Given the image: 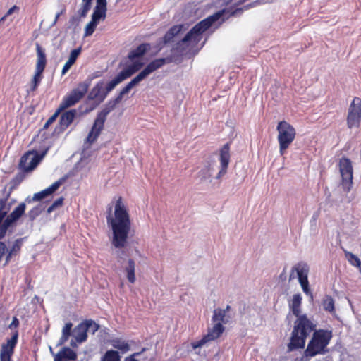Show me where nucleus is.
I'll return each instance as SVG.
<instances>
[{"label":"nucleus","mask_w":361,"mask_h":361,"mask_svg":"<svg viewBox=\"0 0 361 361\" xmlns=\"http://www.w3.org/2000/svg\"><path fill=\"white\" fill-rule=\"evenodd\" d=\"M107 225L111 228V245L116 248H123L127 245L131 223L130 214L121 197L117 199L114 216L106 217Z\"/></svg>","instance_id":"obj_2"},{"label":"nucleus","mask_w":361,"mask_h":361,"mask_svg":"<svg viewBox=\"0 0 361 361\" xmlns=\"http://www.w3.org/2000/svg\"><path fill=\"white\" fill-rule=\"evenodd\" d=\"M18 326L19 325V321L16 317H13L11 326Z\"/></svg>","instance_id":"obj_46"},{"label":"nucleus","mask_w":361,"mask_h":361,"mask_svg":"<svg viewBox=\"0 0 361 361\" xmlns=\"http://www.w3.org/2000/svg\"><path fill=\"white\" fill-rule=\"evenodd\" d=\"M25 239V238H17L13 241L10 248H7L4 266L8 264L13 257L20 255Z\"/></svg>","instance_id":"obj_21"},{"label":"nucleus","mask_w":361,"mask_h":361,"mask_svg":"<svg viewBox=\"0 0 361 361\" xmlns=\"http://www.w3.org/2000/svg\"><path fill=\"white\" fill-rule=\"evenodd\" d=\"M77 354L70 348L64 347L54 356V361H74Z\"/></svg>","instance_id":"obj_22"},{"label":"nucleus","mask_w":361,"mask_h":361,"mask_svg":"<svg viewBox=\"0 0 361 361\" xmlns=\"http://www.w3.org/2000/svg\"><path fill=\"white\" fill-rule=\"evenodd\" d=\"M119 353L116 350H109L101 357L100 361H121Z\"/></svg>","instance_id":"obj_31"},{"label":"nucleus","mask_w":361,"mask_h":361,"mask_svg":"<svg viewBox=\"0 0 361 361\" xmlns=\"http://www.w3.org/2000/svg\"><path fill=\"white\" fill-rule=\"evenodd\" d=\"M37 63L35 68V73L32 80V86L30 90L34 92L37 90L38 85L40 84L42 73L47 65V57L45 50L42 47H37Z\"/></svg>","instance_id":"obj_13"},{"label":"nucleus","mask_w":361,"mask_h":361,"mask_svg":"<svg viewBox=\"0 0 361 361\" xmlns=\"http://www.w3.org/2000/svg\"><path fill=\"white\" fill-rule=\"evenodd\" d=\"M345 257L348 259V262L355 267H360L361 266V262L360 259L355 256L354 254L350 252H345Z\"/></svg>","instance_id":"obj_36"},{"label":"nucleus","mask_w":361,"mask_h":361,"mask_svg":"<svg viewBox=\"0 0 361 361\" xmlns=\"http://www.w3.org/2000/svg\"><path fill=\"white\" fill-rule=\"evenodd\" d=\"M73 324L71 322L66 323L62 329V335L60 338V343H64L66 342L71 335Z\"/></svg>","instance_id":"obj_32"},{"label":"nucleus","mask_w":361,"mask_h":361,"mask_svg":"<svg viewBox=\"0 0 361 361\" xmlns=\"http://www.w3.org/2000/svg\"><path fill=\"white\" fill-rule=\"evenodd\" d=\"M212 321L214 324H226L228 320L226 318L225 311L223 309L217 308L214 310Z\"/></svg>","instance_id":"obj_30"},{"label":"nucleus","mask_w":361,"mask_h":361,"mask_svg":"<svg viewBox=\"0 0 361 361\" xmlns=\"http://www.w3.org/2000/svg\"><path fill=\"white\" fill-rule=\"evenodd\" d=\"M76 115V110L71 109L63 112L59 120V124L63 130L66 129L73 121Z\"/></svg>","instance_id":"obj_23"},{"label":"nucleus","mask_w":361,"mask_h":361,"mask_svg":"<svg viewBox=\"0 0 361 361\" xmlns=\"http://www.w3.org/2000/svg\"><path fill=\"white\" fill-rule=\"evenodd\" d=\"M90 84L91 79L78 83L75 88L73 89L69 94L63 97L59 105L61 109L63 111L80 102L87 92Z\"/></svg>","instance_id":"obj_9"},{"label":"nucleus","mask_w":361,"mask_h":361,"mask_svg":"<svg viewBox=\"0 0 361 361\" xmlns=\"http://www.w3.org/2000/svg\"><path fill=\"white\" fill-rule=\"evenodd\" d=\"M18 333L16 331L13 334L11 338L7 340L6 343L2 344L0 352L1 361H11L15 347L18 343Z\"/></svg>","instance_id":"obj_19"},{"label":"nucleus","mask_w":361,"mask_h":361,"mask_svg":"<svg viewBox=\"0 0 361 361\" xmlns=\"http://www.w3.org/2000/svg\"><path fill=\"white\" fill-rule=\"evenodd\" d=\"M317 325L310 319L307 314L297 317L294 322L290 342L288 344V351L304 348L308 336L316 330Z\"/></svg>","instance_id":"obj_5"},{"label":"nucleus","mask_w":361,"mask_h":361,"mask_svg":"<svg viewBox=\"0 0 361 361\" xmlns=\"http://www.w3.org/2000/svg\"><path fill=\"white\" fill-rule=\"evenodd\" d=\"M184 30H185V25L183 24L173 25L165 34L163 38L164 43L168 44L171 42L173 41V39Z\"/></svg>","instance_id":"obj_24"},{"label":"nucleus","mask_w":361,"mask_h":361,"mask_svg":"<svg viewBox=\"0 0 361 361\" xmlns=\"http://www.w3.org/2000/svg\"><path fill=\"white\" fill-rule=\"evenodd\" d=\"M82 51L81 47H78L77 49H74L71 51L69 58L66 63L64 64L61 74L65 75L69 69L71 68V66L75 63L78 57Z\"/></svg>","instance_id":"obj_25"},{"label":"nucleus","mask_w":361,"mask_h":361,"mask_svg":"<svg viewBox=\"0 0 361 361\" xmlns=\"http://www.w3.org/2000/svg\"><path fill=\"white\" fill-rule=\"evenodd\" d=\"M42 212V205L34 207L28 212V217L30 221H34Z\"/></svg>","instance_id":"obj_37"},{"label":"nucleus","mask_w":361,"mask_h":361,"mask_svg":"<svg viewBox=\"0 0 361 361\" xmlns=\"http://www.w3.org/2000/svg\"><path fill=\"white\" fill-rule=\"evenodd\" d=\"M66 11V8H63L60 12H58L56 16H55V18H54V21L52 22V23L51 24L50 27H52L54 25H56V23H57L58 20H59V18L60 17V16L61 14H63L64 12Z\"/></svg>","instance_id":"obj_44"},{"label":"nucleus","mask_w":361,"mask_h":361,"mask_svg":"<svg viewBox=\"0 0 361 361\" xmlns=\"http://www.w3.org/2000/svg\"><path fill=\"white\" fill-rule=\"evenodd\" d=\"M172 61L171 58H159L149 62L145 68L141 71L130 82H129L122 90L114 100H110L106 107L98 113L93 126L86 138V142L89 145L93 144L104 129V123L107 115L115 109L119 104L125 94H128L130 90L137 85L140 82L146 78L149 75L163 67L165 64Z\"/></svg>","instance_id":"obj_1"},{"label":"nucleus","mask_w":361,"mask_h":361,"mask_svg":"<svg viewBox=\"0 0 361 361\" xmlns=\"http://www.w3.org/2000/svg\"><path fill=\"white\" fill-rule=\"evenodd\" d=\"M141 353L142 352H137L132 354L131 355L126 357L125 361H139L138 360L135 359V357L140 355Z\"/></svg>","instance_id":"obj_45"},{"label":"nucleus","mask_w":361,"mask_h":361,"mask_svg":"<svg viewBox=\"0 0 361 361\" xmlns=\"http://www.w3.org/2000/svg\"><path fill=\"white\" fill-rule=\"evenodd\" d=\"M302 303V296L300 294H295L293 296L291 303L290 304V308L293 314L295 317L301 316L300 314V306Z\"/></svg>","instance_id":"obj_29"},{"label":"nucleus","mask_w":361,"mask_h":361,"mask_svg":"<svg viewBox=\"0 0 361 361\" xmlns=\"http://www.w3.org/2000/svg\"><path fill=\"white\" fill-rule=\"evenodd\" d=\"M104 8H107V1L106 0H96V6Z\"/></svg>","instance_id":"obj_43"},{"label":"nucleus","mask_w":361,"mask_h":361,"mask_svg":"<svg viewBox=\"0 0 361 361\" xmlns=\"http://www.w3.org/2000/svg\"><path fill=\"white\" fill-rule=\"evenodd\" d=\"M223 310L225 311V314H226V313L230 310V306L227 305L226 309H224Z\"/></svg>","instance_id":"obj_48"},{"label":"nucleus","mask_w":361,"mask_h":361,"mask_svg":"<svg viewBox=\"0 0 361 361\" xmlns=\"http://www.w3.org/2000/svg\"><path fill=\"white\" fill-rule=\"evenodd\" d=\"M140 45L145 46V45H149V44H147V43H142V44H140Z\"/></svg>","instance_id":"obj_49"},{"label":"nucleus","mask_w":361,"mask_h":361,"mask_svg":"<svg viewBox=\"0 0 361 361\" xmlns=\"http://www.w3.org/2000/svg\"><path fill=\"white\" fill-rule=\"evenodd\" d=\"M333 337L332 331L328 329H316L307 346L304 351V357L301 361H308L309 357H313L318 355H324L328 352L329 345Z\"/></svg>","instance_id":"obj_7"},{"label":"nucleus","mask_w":361,"mask_h":361,"mask_svg":"<svg viewBox=\"0 0 361 361\" xmlns=\"http://www.w3.org/2000/svg\"><path fill=\"white\" fill-rule=\"evenodd\" d=\"M92 0H82L81 8L78 11V13L81 18H85L92 6Z\"/></svg>","instance_id":"obj_34"},{"label":"nucleus","mask_w":361,"mask_h":361,"mask_svg":"<svg viewBox=\"0 0 361 361\" xmlns=\"http://www.w3.org/2000/svg\"><path fill=\"white\" fill-rule=\"evenodd\" d=\"M62 183H63L62 180H59L54 182L49 188H47L39 192L34 194L32 197H26L24 202H25V204L26 203L30 204L32 201L42 200L47 196L53 194L56 190H57L59 189V188L60 187V185L62 184Z\"/></svg>","instance_id":"obj_20"},{"label":"nucleus","mask_w":361,"mask_h":361,"mask_svg":"<svg viewBox=\"0 0 361 361\" xmlns=\"http://www.w3.org/2000/svg\"><path fill=\"white\" fill-rule=\"evenodd\" d=\"M63 110L61 109L60 107H59L57 109V110L56 111V112L52 115L51 116L49 119L46 121V123H44V129H47L49 128V126L53 123L56 120V118H58L59 114Z\"/></svg>","instance_id":"obj_38"},{"label":"nucleus","mask_w":361,"mask_h":361,"mask_svg":"<svg viewBox=\"0 0 361 361\" xmlns=\"http://www.w3.org/2000/svg\"><path fill=\"white\" fill-rule=\"evenodd\" d=\"M15 188L11 186L4 198H0V240L3 239L8 229L16 223L24 214L26 209L25 202H20L8 215L10 209L6 203Z\"/></svg>","instance_id":"obj_6"},{"label":"nucleus","mask_w":361,"mask_h":361,"mask_svg":"<svg viewBox=\"0 0 361 361\" xmlns=\"http://www.w3.org/2000/svg\"><path fill=\"white\" fill-rule=\"evenodd\" d=\"M347 126L349 128H358L361 122V99L355 97L348 111Z\"/></svg>","instance_id":"obj_15"},{"label":"nucleus","mask_w":361,"mask_h":361,"mask_svg":"<svg viewBox=\"0 0 361 361\" xmlns=\"http://www.w3.org/2000/svg\"><path fill=\"white\" fill-rule=\"evenodd\" d=\"M224 331L225 327L222 324H214L212 328L208 329L207 334L204 335L201 339L192 342L191 346L194 350L202 348L206 343L220 338Z\"/></svg>","instance_id":"obj_14"},{"label":"nucleus","mask_w":361,"mask_h":361,"mask_svg":"<svg viewBox=\"0 0 361 361\" xmlns=\"http://www.w3.org/2000/svg\"><path fill=\"white\" fill-rule=\"evenodd\" d=\"M42 157L43 154L39 155L35 150L28 151L21 157L18 167L25 173L30 172L37 167Z\"/></svg>","instance_id":"obj_16"},{"label":"nucleus","mask_w":361,"mask_h":361,"mask_svg":"<svg viewBox=\"0 0 361 361\" xmlns=\"http://www.w3.org/2000/svg\"><path fill=\"white\" fill-rule=\"evenodd\" d=\"M63 197H59L57 200H56L48 208L47 210V212L48 214L51 213L55 209H56L59 207H61L63 205Z\"/></svg>","instance_id":"obj_39"},{"label":"nucleus","mask_w":361,"mask_h":361,"mask_svg":"<svg viewBox=\"0 0 361 361\" xmlns=\"http://www.w3.org/2000/svg\"><path fill=\"white\" fill-rule=\"evenodd\" d=\"M106 11L107 8H104L101 7L95 6L93 10V13L92 14V19L90 22H89L85 30V35L86 36L91 35L97 25L101 20H104L106 17Z\"/></svg>","instance_id":"obj_17"},{"label":"nucleus","mask_w":361,"mask_h":361,"mask_svg":"<svg viewBox=\"0 0 361 361\" xmlns=\"http://www.w3.org/2000/svg\"><path fill=\"white\" fill-rule=\"evenodd\" d=\"M236 12H237V11H235V12H232V13H231V15H234V14H235V13H236Z\"/></svg>","instance_id":"obj_50"},{"label":"nucleus","mask_w":361,"mask_h":361,"mask_svg":"<svg viewBox=\"0 0 361 361\" xmlns=\"http://www.w3.org/2000/svg\"><path fill=\"white\" fill-rule=\"evenodd\" d=\"M324 309L328 312L334 311V300L330 295H326L322 302Z\"/></svg>","instance_id":"obj_35"},{"label":"nucleus","mask_w":361,"mask_h":361,"mask_svg":"<svg viewBox=\"0 0 361 361\" xmlns=\"http://www.w3.org/2000/svg\"><path fill=\"white\" fill-rule=\"evenodd\" d=\"M75 338L79 343L84 342L87 338V331L83 322L80 323L74 329Z\"/></svg>","instance_id":"obj_28"},{"label":"nucleus","mask_w":361,"mask_h":361,"mask_svg":"<svg viewBox=\"0 0 361 361\" xmlns=\"http://www.w3.org/2000/svg\"><path fill=\"white\" fill-rule=\"evenodd\" d=\"M110 344L116 349L119 350L122 353L130 350L128 343L121 338H114L110 340Z\"/></svg>","instance_id":"obj_27"},{"label":"nucleus","mask_w":361,"mask_h":361,"mask_svg":"<svg viewBox=\"0 0 361 361\" xmlns=\"http://www.w3.org/2000/svg\"><path fill=\"white\" fill-rule=\"evenodd\" d=\"M83 323L87 331L92 334H94L100 327V326L92 319H86L83 321Z\"/></svg>","instance_id":"obj_33"},{"label":"nucleus","mask_w":361,"mask_h":361,"mask_svg":"<svg viewBox=\"0 0 361 361\" xmlns=\"http://www.w3.org/2000/svg\"><path fill=\"white\" fill-rule=\"evenodd\" d=\"M7 247L4 242L0 241V262L3 257L6 255Z\"/></svg>","instance_id":"obj_40"},{"label":"nucleus","mask_w":361,"mask_h":361,"mask_svg":"<svg viewBox=\"0 0 361 361\" xmlns=\"http://www.w3.org/2000/svg\"><path fill=\"white\" fill-rule=\"evenodd\" d=\"M286 269H283V272L280 274V278L281 279H286Z\"/></svg>","instance_id":"obj_47"},{"label":"nucleus","mask_w":361,"mask_h":361,"mask_svg":"<svg viewBox=\"0 0 361 361\" xmlns=\"http://www.w3.org/2000/svg\"><path fill=\"white\" fill-rule=\"evenodd\" d=\"M107 94L104 90V84L103 82H97L90 90L85 101V104L88 106L83 111L85 114H87L94 110L99 104H100L106 97Z\"/></svg>","instance_id":"obj_10"},{"label":"nucleus","mask_w":361,"mask_h":361,"mask_svg":"<svg viewBox=\"0 0 361 361\" xmlns=\"http://www.w3.org/2000/svg\"><path fill=\"white\" fill-rule=\"evenodd\" d=\"M18 9L19 8L16 6H13L11 8H9L6 13L0 19V24L4 21L7 16L11 15L16 10Z\"/></svg>","instance_id":"obj_41"},{"label":"nucleus","mask_w":361,"mask_h":361,"mask_svg":"<svg viewBox=\"0 0 361 361\" xmlns=\"http://www.w3.org/2000/svg\"><path fill=\"white\" fill-rule=\"evenodd\" d=\"M339 171L341 176V186L345 192L353 187V169L350 159L342 157L339 161Z\"/></svg>","instance_id":"obj_11"},{"label":"nucleus","mask_w":361,"mask_h":361,"mask_svg":"<svg viewBox=\"0 0 361 361\" xmlns=\"http://www.w3.org/2000/svg\"><path fill=\"white\" fill-rule=\"evenodd\" d=\"M210 170H211V168L209 166H207V167L202 169L200 171V173L202 176V177L204 178H209L211 176Z\"/></svg>","instance_id":"obj_42"},{"label":"nucleus","mask_w":361,"mask_h":361,"mask_svg":"<svg viewBox=\"0 0 361 361\" xmlns=\"http://www.w3.org/2000/svg\"><path fill=\"white\" fill-rule=\"evenodd\" d=\"M224 13V10L219 11L201 20L185 35L182 39L181 42L198 44L204 39L202 43V45H204L207 40V32H213L219 27L222 22H219V20Z\"/></svg>","instance_id":"obj_4"},{"label":"nucleus","mask_w":361,"mask_h":361,"mask_svg":"<svg viewBox=\"0 0 361 361\" xmlns=\"http://www.w3.org/2000/svg\"><path fill=\"white\" fill-rule=\"evenodd\" d=\"M147 50V47H137L128 53V59L130 63L126 66L124 69L104 87L105 92H106L107 94L109 92L113 90L116 85L132 76L144 66L145 61L143 60V58Z\"/></svg>","instance_id":"obj_3"},{"label":"nucleus","mask_w":361,"mask_h":361,"mask_svg":"<svg viewBox=\"0 0 361 361\" xmlns=\"http://www.w3.org/2000/svg\"><path fill=\"white\" fill-rule=\"evenodd\" d=\"M276 130L278 131L277 140L279 145V153L281 155H283L294 141L296 130L292 125L286 121H279Z\"/></svg>","instance_id":"obj_8"},{"label":"nucleus","mask_w":361,"mask_h":361,"mask_svg":"<svg viewBox=\"0 0 361 361\" xmlns=\"http://www.w3.org/2000/svg\"><path fill=\"white\" fill-rule=\"evenodd\" d=\"M126 273V277L129 283H134L136 281L135 278V262L133 259H129L127 265L124 267Z\"/></svg>","instance_id":"obj_26"},{"label":"nucleus","mask_w":361,"mask_h":361,"mask_svg":"<svg viewBox=\"0 0 361 361\" xmlns=\"http://www.w3.org/2000/svg\"><path fill=\"white\" fill-rule=\"evenodd\" d=\"M230 158V143H226L219 150V159L220 161V169L215 177L216 179L221 180V178L226 175L228 171Z\"/></svg>","instance_id":"obj_18"},{"label":"nucleus","mask_w":361,"mask_h":361,"mask_svg":"<svg viewBox=\"0 0 361 361\" xmlns=\"http://www.w3.org/2000/svg\"><path fill=\"white\" fill-rule=\"evenodd\" d=\"M294 271H296L297 276L298 278L299 283L302 287L303 292L312 298V293H311L309 281H308V273L309 267L306 263L299 262L295 264L291 269L290 274L289 276V281L293 280L295 278Z\"/></svg>","instance_id":"obj_12"}]
</instances>
